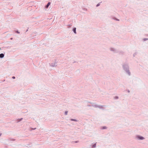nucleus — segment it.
Wrapping results in <instances>:
<instances>
[{
  "label": "nucleus",
  "mask_w": 148,
  "mask_h": 148,
  "mask_svg": "<svg viewBox=\"0 0 148 148\" xmlns=\"http://www.w3.org/2000/svg\"><path fill=\"white\" fill-rule=\"evenodd\" d=\"M78 142H79V141H76L75 142V143H78Z\"/></svg>",
  "instance_id": "a878e982"
},
{
  "label": "nucleus",
  "mask_w": 148,
  "mask_h": 148,
  "mask_svg": "<svg viewBox=\"0 0 148 148\" xmlns=\"http://www.w3.org/2000/svg\"><path fill=\"white\" fill-rule=\"evenodd\" d=\"M137 54V53L136 52L134 53V54H133V56H134V57Z\"/></svg>",
  "instance_id": "dca6fc26"
},
{
  "label": "nucleus",
  "mask_w": 148,
  "mask_h": 148,
  "mask_svg": "<svg viewBox=\"0 0 148 148\" xmlns=\"http://www.w3.org/2000/svg\"><path fill=\"white\" fill-rule=\"evenodd\" d=\"M1 50V48H0V50Z\"/></svg>",
  "instance_id": "c756f323"
},
{
  "label": "nucleus",
  "mask_w": 148,
  "mask_h": 148,
  "mask_svg": "<svg viewBox=\"0 0 148 148\" xmlns=\"http://www.w3.org/2000/svg\"><path fill=\"white\" fill-rule=\"evenodd\" d=\"M51 4V3L50 2H49L47 4V5L45 6V8H47L49 6V5H50Z\"/></svg>",
  "instance_id": "0eeeda50"
},
{
  "label": "nucleus",
  "mask_w": 148,
  "mask_h": 148,
  "mask_svg": "<svg viewBox=\"0 0 148 148\" xmlns=\"http://www.w3.org/2000/svg\"><path fill=\"white\" fill-rule=\"evenodd\" d=\"M36 129V128H32V130H35Z\"/></svg>",
  "instance_id": "b1692460"
},
{
  "label": "nucleus",
  "mask_w": 148,
  "mask_h": 148,
  "mask_svg": "<svg viewBox=\"0 0 148 148\" xmlns=\"http://www.w3.org/2000/svg\"><path fill=\"white\" fill-rule=\"evenodd\" d=\"M22 119H23V118H21V119H18L17 120V122L18 123L20 121H21L22 120Z\"/></svg>",
  "instance_id": "ddd939ff"
},
{
  "label": "nucleus",
  "mask_w": 148,
  "mask_h": 148,
  "mask_svg": "<svg viewBox=\"0 0 148 148\" xmlns=\"http://www.w3.org/2000/svg\"><path fill=\"white\" fill-rule=\"evenodd\" d=\"M122 66L123 69L125 73L128 76H130L131 75V73L128 64L127 63H125L123 64Z\"/></svg>",
  "instance_id": "f257e3e1"
},
{
  "label": "nucleus",
  "mask_w": 148,
  "mask_h": 148,
  "mask_svg": "<svg viewBox=\"0 0 148 148\" xmlns=\"http://www.w3.org/2000/svg\"><path fill=\"white\" fill-rule=\"evenodd\" d=\"M114 98H115V99H118L119 98V97H118V96H116V97H115Z\"/></svg>",
  "instance_id": "412c9836"
},
{
  "label": "nucleus",
  "mask_w": 148,
  "mask_h": 148,
  "mask_svg": "<svg viewBox=\"0 0 148 148\" xmlns=\"http://www.w3.org/2000/svg\"><path fill=\"white\" fill-rule=\"evenodd\" d=\"M56 63H52L50 65V66H51V67H54V66H56Z\"/></svg>",
  "instance_id": "1a4fd4ad"
},
{
  "label": "nucleus",
  "mask_w": 148,
  "mask_h": 148,
  "mask_svg": "<svg viewBox=\"0 0 148 148\" xmlns=\"http://www.w3.org/2000/svg\"><path fill=\"white\" fill-rule=\"evenodd\" d=\"M12 78L13 79H15V77L14 76H13Z\"/></svg>",
  "instance_id": "4be33fe9"
},
{
  "label": "nucleus",
  "mask_w": 148,
  "mask_h": 148,
  "mask_svg": "<svg viewBox=\"0 0 148 148\" xmlns=\"http://www.w3.org/2000/svg\"><path fill=\"white\" fill-rule=\"evenodd\" d=\"M4 56V55L3 53H1L0 54V58H3Z\"/></svg>",
  "instance_id": "6e6552de"
},
{
  "label": "nucleus",
  "mask_w": 148,
  "mask_h": 148,
  "mask_svg": "<svg viewBox=\"0 0 148 148\" xmlns=\"http://www.w3.org/2000/svg\"><path fill=\"white\" fill-rule=\"evenodd\" d=\"M70 120L71 121H75V122H77L78 121L77 120L75 119H70Z\"/></svg>",
  "instance_id": "4468645a"
},
{
  "label": "nucleus",
  "mask_w": 148,
  "mask_h": 148,
  "mask_svg": "<svg viewBox=\"0 0 148 148\" xmlns=\"http://www.w3.org/2000/svg\"><path fill=\"white\" fill-rule=\"evenodd\" d=\"M148 40V38H144L143 39V40L144 41H145L147 40Z\"/></svg>",
  "instance_id": "2eb2a0df"
},
{
  "label": "nucleus",
  "mask_w": 148,
  "mask_h": 148,
  "mask_svg": "<svg viewBox=\"0 0 148 148\" xmlns=\"http://www.w3.org/2000/svg\"><path fill=\"white\" fill-rule=\"evenodd\" d=\"M67 114H68V111H66L65 112L64 114H65V115H67Z\"/></svg>",
  "instance_id": "6ab92c4d"
},
{
  "label": "nucleus",
  "mask_w": 148,
  "mask_h": 148,
  "mask_svg": "<svg viewBox=\"0 0 148 148\" xmlns=\"http://www.w3.org/2000/svg\"><path fill=\"white\" fill-rule=\"evenodd\" d=\"M100 5V3H99L97 5H96V7H98Z\"/></svg>",
  "instance_id": "a211bd4d"
},
{
  "label": "nucleus",
  "mask_w": 148,
  "mask_h": 148,
  "mask_svg": "<svg viewBox=\"0 0 148 148\" xmlns=\"http://www.w3.org/2000/svg\"><path fill=\"white\" fill-rule=\"evenodd\" d=\"M73 32L75 34H76V28L74 27L73 29Z\"/></svg>",
  "instance_id": "9d476101"
},
{
  "label": "nucleus",
  "mask_w": 148,
  "mask_h": 148,
  "mask_svg": "<svg viewBox=\"0 0 148 148\" xmlns=\"http://www.w3.org/2000/svg\"><path fill=\"white\" fill-rule=\"evenodd\" d=\"M1 134H1V133H0V136H1Z\"/></svg>",
  "instance_id": "bb28decb"
},
{
  "label": "nucleus",
  "mask_w": 148,
  "mask_h": 148,
  "mask_svg": "<svg viewBox=\"0 0 148 148\" xmlns=\"http://www.w3.org/2000/svg\"><path fill=\"white\" fill-rule=\"evenodd\" d=\"M147 36H148V34L147 35Z\"/></svg>",
  "instance_id": "7c9ffc66"
},
{
  "label": "nucleus",
  "mask_w": 148,
  "mask_h": 148,
  "mask_svg": "<svg viewBox=\"0 0 148 148\" xmlns=\"http://www.w3.org/2000/svg\"><path fill=\"white\" fill-rule=\"evenodd\" d=\"M10 39H11V40H12L13 38H11Z\"/></svg>",
  "instance_id": "cd10ccee"
},
{
  "label": "nucleus",
  "mask_w": 148,
  "mask_h": 148,
  "mask_svg": "<svg viewBox=\"0 0 148 148\" xmlns=\"http://www.w3.org/2000/svg\"><path fill=\"white\" fill-rule=\"evenodd\" d=\"M87 106L88 107H90V106H91V105H87Z\"/></svg>",
  "instance_id": "5701e85b"
},
{
  "label": "nucleus",
  "mask_w": 148,
  "mask_h": 148,
  "mask_svg": "<svg viewBox=\"0 0 148 148\" xmlns=\"http://www.w3.org/2000/svg\"><path fill=\"white\" fill-rule=\"evenodd\" d=\"M136 138L138 140H143L145 138L139 135H137L136 136Z\"/></svg>",
  "instance_id": "7ed1b4c3"
},
{
  "label": "nucleus",
  "mask_w": 148,
  "mask_h": 148,
  "mask_svg": "<svg viewBox=\"0 0 148 148\" xmlns=\"http://www.w3.org/2000/svg\"><path fill=\"white\" fill-rule=\"evenodd\" d=\"M28 31V30L27 29L26 31V32H27Z\"/></svg>",
  "instance_id": "c85d7f7f"
},
{
  "label": "nucleus",
  "mask_w": 148,
  "mask_h": 148,
  "mask_svg": "<svg viewBox=\"0 0 148 148\" xmlns=\"http://www.w3.org/2000/svg\"><path fill=\"white\" fill-rule=\"evenodd\" d=\"M127 92H128V93H129V92H130V91L129 90H127Z\"/></svg>",
  "instance_id": "393cba45"
},
{
  "label": "nucleus",
  "mask_w": 148,
  "mask_h": 148,
  "mask_svg": "<svg viewBox=\"0 0 148 148\" xmlns=\"http://www.w3.org/2000/svg\"><path fill=\"white\" fill-rule=\"evenodd\" d=\"M118 52L120 54H123V52L122 51H120L119 52L118 51Z\"/></svg>",
  "instance_id": "f3484780"
},
{
  "label": "nucleus",
  "mask_w": 148,
  "mask_h": 148,
  "mask_svg": "<svg viewBox=\"0 0 148 148\" xmlns=\"http://www.w3.org/2000/svg\"><path fill=\"white\" fill-rule=\"evenodd\" d=\"M112 19L118 21H119V19H117V18H116L115 17H112Z\"/></svg>",
  "instance_id": "f8f14e48"
},
{
  "label": "nucleus",
  "mask_w": 148,
  "mask_h": 148,
  "mask_svg": "<svg viewBox=\"0 0 148 148\" xmlns=\"http://www.w3.org/2000/svg\"><path fill=\"white\" fill-rule=\"evenodd\" d=\"M106 106L105 105H97V108H99L100 109L104 110L105 109V108L106 107Z\"/></svg>",
  "instance_id": "20e7f679"
},
{
  "label": "nucleus",
  "mask_w": 148,
  "mask_h": 148,
  "mask_svg": "<svg viewBox=\"0 0 148 148\" xmlns=\"http://www.w3.org/2000/svg\"><path fill=\"white\" fill-rule=\"evenodd\" d=\"M15 32L16 33H17L18 34H19L20 33V32L18 31V30L16 31Z\"/></svg>",
  "instance_id": "aec40b11"
},
{
  "label": "nucleus",
  "mask_w": 148,
  "mask_h": 148,
  "mask_svg": "<svg viewBox=\"0 0 148 148\" xmlns=\"http://www.w3.org/2000/svg\"><path fill=\"white\" fill-rule=\"evenodd\" d=\"M90 103L92 104V105H91L93 107L95 108H97V105L92 103Z\"/></svg>",
  "instance_id": "423d86ee"
},
{
  "label": "nucleus",
  "mask_w": 148,
  "mask_h": 148,
  "mask_svg": "<svg viewBox=\"0 0 148 148\" xmlns=\"http://www.w3.org/2000/svg\"><path fill=\"white\" fill-rule=\"evenodd\" d=\"M97 143H95L93 145H90L91 148H95L96 147L97 145Z\"/></svg>",
  "instance_id": "39448f33"
},
{
  "label": "nucleus",
  "mask_w": 148,
  "mask_h": 148,
  "mask_svg": "<svg viewBox=\"0 0 148 148\" xmlns=\"http://www.w3.org/2000/svg\"><path fill=\"white\" fill-rule=\"evenodd\" d=\"M107 128V127L106 126L102 127H101V130L106 129Z\"/></svg>",
  "instance_id": "9b49d317"
},
{
  "label": "nucleus",
  "mask_w": 148,
  "mask_h": 148,
  "mask_svg": "<svg viewBox=\"0 0 148 148\" xmlns=\"http://www.w3.org/2000/svg\"><path fill=\"white\" fill-rule=\"evenodd\" d=\"M110 51L114 53H118V51L116 49L112 47H110L109 48Z\"/></svg>",
  "instance_id": "f03ea898"
}]
</instances>
